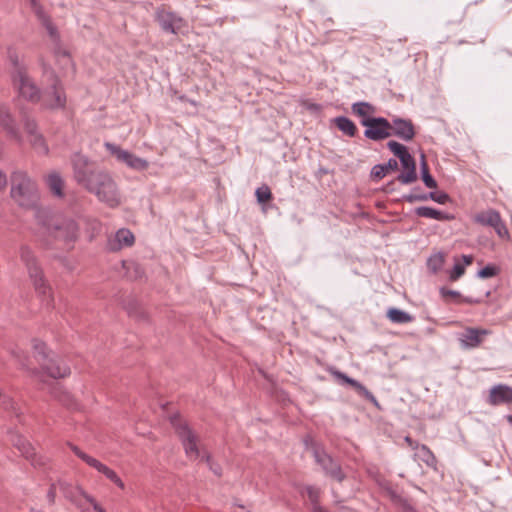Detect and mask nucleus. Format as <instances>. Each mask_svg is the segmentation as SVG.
I'll list each match as a JSON object with an SVG mask.
<instances>
[{
    "label": "nucleus",
    "instance_id": "obj_3",
    "mask_svg": "<svg viewBox=\"0 0 512 512\" xmlns=\"http://www.w3.org/2000/svg\"><path fill=\"white\" fill-rule=\"evenodd\" d=\"M11 196L23 207H33L38 200L36 183L25 171L16 170L11 175Z\"/></svg>",
    "mask_w": 512,
    "mask_h": 512
},
{
    "label": "nucleus",
    "instance_id": "obj_1",
    "mask_svg": "<svg viewBox=\"0 0 512 512\" xmlns=\"http://www.w3.org/2000/svg\"><path fill=\"white\" fill-rule=\"evenodd\" d=\"M36 241L45 249L74 248L80 235L78 223L69 217H55L45 209L36 208L34 214Z\"/></svg>",
    "mask_w": 512,
    "mask_h": 512
},
{
    "label": "nucleus",
    "instance_id": "obj_29",
    "mask_svg": "<svg viewBox=\"0 0 512 512\" xmlns=\"http://www.w3.org/2000/svg\"><path fill=\"white\" fill-rule=\"evenodd\" d=\"M351 110L352 113L360 117L361 120L373 119L374 117L372 115L376 111L375 107L371 103L365 101L353 103L351 106Z\"/></svg>",
    "mask_w": 512,
    "mask_h": 512
},
{
    "label": "nucleus",
    "instance_id": "obj_22",
    "mask_svg": "<svg viewBox=\"0 0 512 512\" xmlns=\"http://www.w3.org/2000/svg\"><path fill=\"white\" fill-rule=\"evenodd\" d=\"M31 7L37 15L38 19L40 20L41 24L46 28L52 41L55 43L56 46H58L60 41V35L50 17L44 12L42 6L37 2V0H32Z\"/></svg>",
    "mask_w": 512,
    "mask_h": 512
},
{
    "label": "nucleus",
    "instance_id": "obj_16",
    "mask_svg": "<svg viewBox=\"0 0 512 512\" xmlns=\"http://www.w3.org/2000/svg\"><path fill=\"white\" fill-rule=\"evenodd\" d=\"M10 440L21 454L35 467H42L46 465V458L37 455L34 447L20 434L12 432Z\"/></svg>",
    "mask_w": 512,
    "mask_h": 512
},
{
    "label": "nucleus",
    "instance_id": "obj_17",
    "mask_svg": "<svg viewBox=\"0 0 512 512\" xmlns=\"http://www.w3.org/2000/svg\"><path fill=\"white\" fill-rule=\"evenodd\" d=\"M390 137L395 136L405 142L413 140L416 135L415 127L410 119L394 116L389 120Z\"/></svg>",
    "mask_w": 512,
    "mask_h": 512
},
{
    "label": "nucleus",
    "instance_id": "obj_19",
    "mask_svg": "<svg viewBox=\"0 0 512 512\" xmlns=\"http://www.w3.org/2000/svg\"><path fill=\"white\" fill-rule=\"evenodd\" d=\"M330 373L338 380H341L343 383L349 384L355 388L360 396L371 402L374 406L379 408V403L376 397L360 382L357 380L350 378L345 373L336 370L334 368L330 369Z\"/></svg>",
    "mask_w": 512,
    "mask_h": 512
},
{
    "label": "nucleus",
    "instance_id": "obj_23",
    "mask_svg": "<svg viewBox=\"0 0 512 512\" xmlns=\"http://www.w3.org/2000/svg\"><path fill=\"white\" fill-rule=\"evenodd\" d=\"M0 126L7 132L10 137L16 139L17 141L21 140V136L15 120L10 114L8 108L2 104H0Z\"/></svg>",
    "mask_w": 512,
    "mask_h": 512
},
{
    "label": "nucleus",
    "instance_id": "obj_50",
    "mask_svg": "<svg viewBox=\"0 0 512 512\" xmlns=\"http://www.w3.org/2000/svg\"><path fill=\"white\" fill-rule=\"evenodd\" d=\"M52 394L54 397L58 398L63 404H69L70 395L66 392L60 391V388H54Z\"/></svg>",
    "mask_w": 512,
    "mask_h": 512
},
{
    "label": "nucleus",
    "instance_id": "obj_10",
    "mask_svg": "<svg viewBox=\"0 0 512 512\" xmlns=\"http://www.w3.org/2000/svg\"><path fill=\"white\" fill-rule=\"evenodd\" d=\"M73 175L76 182L84 188L94 178V174L100 169H96L93 163L84 155L75 153L71 158Z\"/></svg>",
    "mask_w": 512,
    "mask_h": 512
},
{
    "label": "nucleus",
    "instance_id": "obj_9",
    "mask_svg": "<svg viewBox=\"0 0 512 512\" xmlns=\"http://www.w3.org/2000/svg\"><path fill=\"white\" fill-rule=\"evenodd\" d=\"M12 82L20 96L33 103L40 101L41 91L28 75L26 68L12 72Z\"/></svg>",
    "mask_w": 512,
    "mask_h": 512
},
{
    "label": "nucleus",
    "instance_id": "obj_2",
    "mask_svg": "<svg viewBox=\"0 0 512 512\" xmlns=\"http://www.w3.org/2000/svg\"><path fill=\"white\" fill-rule=\"evenodd\" d=\"M85 189L94 194L100 202L105 203L111 208L121 204L119 188L111 174L105 170H99L98 173L94 174V178L87 184Z\"/></svg>",
    "mask_w": 512,
    "mask_h": 512
},
{
    "label": "nucleus",
    "instance_id": "obj_20",
    "mask_svg": "<svg viewBox=\"0 0 512 512\" xmlns=\"http://www.w3.org/2000/svg\"><path fill=\"white\" fill-rule=\"evenodd\" d=\"M487 402L491 406H499L512 403V387L506 384L493 386L489 391Z\"/></svg>",
    "mask_w": 512,
    "mask_h": 512
},
{
    "label": "nucleus",
    "instance_id": "obj_57",
    "mask_svg": "<svg viewBox=\"0 0 512 512\" xmlns=\"http://www.w3.org/2000/svg\"><path fill=\"white\" fill-rule=\"evenodd\" d=\"M393 184H394V182H393V181H392V182H390V183L387 185V189H386V191H390L389 187H390V186H392Z\"/></svg>",
    "mask_w": 512,
    "mask_h": 512
},
{
    "label": "nucleus",
    "instance_id": "obj_56",
    "mask_svg": "<svg viewBox=\"0 0 512 512\" xmlns=\"http://www.w3.org/2000/svg\"><path fill=\"white\" fill-rule=\"evenodd\" d=\"M405 441L410 445V446H413L414 442L412 441V439L410 437H405Z\"/></svg>",
    "mask_w": 512,
    "mask_h": 512
},
{
    "label": "nucleus",
    "instance_id": "obj_49",
    "mask_svg": "<svg viewBox=\"0 0 512 512\" xmlns=\"http://www.w3.org/2000/svg\"><path fill=\"white\" fill-rule=\"evenodd\" d=\"M420 452H421L423 461L426 462L428 465L435 462V456L433 455L431 450L426 445L421 446Z\"/></svg>",
    "mask_w": 512,
    "mask_h": 512
},
{
    "label": "nucleus",
    "instance_id": "obj_24",
    "mask_svg": "<svg viewBox=\"0 0 512 512\" xmlns=\"http://www.w3.org/2000/svg\"><path fill=\"white\" fill-rule=\"evenodd\" d=\"M134 235L128 229H119L114 239L109 240L108 246L111 251H117L123 247H130L134 243Z\"/></svg>",
    "mask_w": 512,
    "mask_h": 512
},
{
    "label": "nucleus",
    "instance_id": "obj_7",
    "mask_svg": "<svg viewBox=\"0 0 512 512\" xmlns=\"http://www.w3.org/2000/svg\"><path fill=\"white\" fill-rule=\"evenodd\" d=\"M48 74L50 85L41 93L40 102L45 109L59 110L66 106L67 98L59 78L53 71H45Z\"/></svg>",
    "mask_w": 512,
    "mask_h": 512
},
{
    "label": "nucleus",
    "instance_id": "obj_28",
    "mask_svg": "<svg viewBox=\"0 0 512 512\" xmlns=\"http://www.w3.org/2000/svg\"><path fill=\"white\" fill-rule=\"evenodd\" d=\"M335 126L346 136L355 137L358 129L355 123L346 116H338L333 119Z\"/></svg>",
    "mask_w": 512,
    "mask_h": 512
},
{
    "label": "nucleus",
    "instance_id": "obj_25",
    "mask_svg": "<svg viewBox=\"0 0 512 512\" xmlns=\"http://www.w3.org/2000/svg\"><path fill=\"white\" fill-rule=\"evenodd\" d=\"M19 257L20 260L24 263L27 268V271L35 272L36 269L40 268L37 257L34 251L28 245H21L19 248Z\"/></svg>",
    "mask_w": 512,
    "mask_h": 512
},
{
    "label": "nucleus",
    "instance_id": "obj_60",
    "mask_svg": "<svg viewBox=\"0 0 512 512\" xmlns=\"http://www.w3.org/2000/svg\"><path fill=\"white\" fill-rule=\"evenodd\" d=\"M247 512H250V511H247Z\"/></svg>",
    "mask_w": 512,
    "mask_h": 512
},
{
    "label": "nucleus",
    "instance_id": "obj_6",
    "mask_svg": "<svg viewBox=\"0 0 512 512\" xmlns=\"http://www.w3.org/2000/svg\"><path fill=\"white\" fill-rule=\"evenodd\" d=\"M387 148L399 159L404 169V172L397 176V181L405 185L415 182L418 178L416 172V161L409 153L408 148L394 140L387 143Z\"/></svg>",
    "mask_w": 512,
    "mask_h": 512
},
{
    "label": "nucleus",
    "instance_id": "obj_52",
    "mask_svg": "<svg viewBox=\"0 0 512 512\" xmlns=\"http://www.w3.org/2000/svg\"><path fill=\"white\" fill-rule=\"evenodd\" d=\"M7 184V177L5 173L0 170V190H2Z\"/></svg>",
    "mask_w": 512,
    "mask_h": 512
},
{
    "label": "nucleus",
    "instance_id": "obj_54",
    "mask_svg": "<svg viewBox=\"0 0 512 512\" xmlns=\"http://www.w3.org/2000/svg\"><path fill=\"white\" fill-rule=\"evenodd\" d=\"M462 259H463L465 265H470L473 262V256L472 255H463Z\"/></svg>",
    "mask_w": 512,
    "mask_h": 512
},
{
    "label": "nucleus",
    "instance_id": "obj_43",
    "mask_svg": "<svg viewBox=\"0 0 512 512\" xmlns=\"http://www.w3.org/2000/svg\"><path fill=\"white\" fill-rule=\"evenodd\" d=\"M202 460H204L208 466L209 469L216 475L221 476L222 475V468L219 464L215 463L209 454H205L202 456Z\"/></svg>",
    "mask_w": 512,
    "mask_h": 512
},
{
    "label": "nucleus",
    "instance_id": "obj_37",
    "mask_svg": "<svg viewBox=\"0 0 512 512\" xmlns=\"http://www.w3.org/2000/svg\"><path fill=\"white\" fill-rule=\"evenodd\" d=\"M443 264L444 254L441 252L432 254L427 260V268L434 274L441 270Z\"/></svg>",
    "mask_w": 512,
    "mask_h": 512
},
{
    "label": "nucleus",
    "instance_id": "obj_30",
    "mask_svg": "<svg viewBox=\"0 0 512 512\" xmlns=\"http://www.w3.org/2000/svg\"><path fill=\"white\" fill-rule=\"evenodd\" d=\"M398 169V161L394 158L388 160L385 164L374 165L371 169V177L380 180L384 178L389 171H395Z\"/></svg>",
    "mask_w": 512,
    "mask_h": 512
},
{
    "label": "nucleus",
    "instance_id": "obj_45",
    "mask_svg": "<svg viewBox=\"0 0 512 512\" xmlns=\"http://www.w3.org/2000/svg\"><path fill=\"white\" fill-rule=\"evenodd\" d=\"M428 199H431L439 204H445L450 200V197L445 192H429Z\"/></svg>",
    "mask_w": 512,
    "mask_h": 512
},
{
    "label": "nucleus",
    "instance_id": "obj_26",
    "mask_svg": "<svg viewBox=\"0 0 512 512\" xmlns=\"http://www.w3.org/2000/svg\"><path fill=\"white\" fill-rule=\"evenodd\" d=\"M19 257L20 260L24 263L27 268V271L35 272L36 269L40 268L37 257L34 251L28 245H21L19 248Z\"/></svg>",
    "mask_w": 512,
    "mask_h": 512
},
{
    "label": "nucleus",
    "instance_id": "obj_11",
    "mask_svg": "<svg viewBox=\"0 0 512 512\" xmlns=\"http://www.w3.org/2000/svg\"><path fill=\"white\" fill-rule=\"evenodd\" d=\"M68 445L71 448V450L75 453V455L79 457L82 461H84L88 466L94 468L99 473L103 474L107 479L113 482L120 489L123 490L125 488L124 482L121 480V478L117 475V473L114 470H112L111 468H109L107 465L103 464L96 458L83 452L78 446L73 445L71 443H69Z\"/></svg>",
    "mask_w": 512,
    "mask_h": 512
},
{
    "label": "nucleus",
    "instance_id": "obj_41",
    "mask_svg": "<svg viewBox=\"0 0 512 512\" xmlns=\"http://www.w3.org/2000/svg\"><path fill=\"white\" fill-rule=\"evenodd\" d=\"M499 273V268L495 265L488 264L484 268L480 269L477 276L482 279L491 278Z\"/></svg>",
    "mask_w": 512,
    "mask_h": 512
},
{
    "label": "nucleus",
    "instance_id": "obj_8",
    "mask_svg": "<svg viewBox=\"0 0 512 512\" xmlns=\"http://www.w3.org/2000/svg\"><path fill=\"white\" fill-rule=\"evenodd\" d=\"M171 424L183 445L186 456L191 460H196L200 457V450L198 447L199 438L188 425L183 422L178 416L171 418Z\"/></svg>",
    "mask_w": 512,
    "mask_h": 512
},
{
    "label": "nucleus",
    "instance_id": "obj_51",
    "mask_svg": "<svg viewBox=\"0 0 512 512\" xmlns=\"http://www.w3.org/2000/svg\"><path fill=\"white\" fill-rule=\"evenodd\" d=\"M57 487H58V482L57 483H52L50 485V488H49L48 492H47V500H48V503L50 505H53L55 503Z\"/></svg>",
    "mask_w": 512,
    "mask_h": 512
},
{
    "label": "nucleus",
    "instance_id": "obj_40",
    "mask_svg": "<svg viewBox=\"0 0 512 512\" xmlns=\"http://www.w3.org/2000/svg\"><path fill=\"white\" fill-rule=\"evenodd\" d=\"M255 195L259 203H265L272 199V193L267 185H263L256 189Z\"/></svg>",
    "mask_w": 512,
    "mask_h": 512
},
{
    "label": "nucleus",
    "instance_id": "obj_32",
    "mask_svg": "<svg viewBox=\"0 0 512 512\" xmlns=\"http://www.w3.org/2000/svg\"><path fill=\"white\" fill-rule=\"evenodd\" d=\"M58 488L63 493L65 498L70 500L75 505L80 506V503L78 502V499H77V495H80L83 497V495L79 491V488H82L81 486L73 487L71 484H69L67 482L58 481Z\"/></svg>",
    "mask_w": 512,
    "mask_h": 512
},
{
    "label": "nucleus",
    "instance_id": "obj_39",
    "mask_svg": "<svg viewBox=\"0 0 512 512\" xmlns=\"http://www.w3.org/2000/svg\"><path fill=\"white\" fill-rule=\"evenodd\" d=\"M402 199L409 203H414L417 201H427L428 193H422L419 191V188H415L410 194L403 195Z\"/></svg>",
    "mask_w": 512,
    "mask_h": 512
},
{
    "label": "nucleus",
    "instance_id": "obj_31",
    "mask_svg": "<svg viewBox=\"0 0 512 512\" xmlns=\"http://www.w3.org/2000/svg\"><path fill=\"white\" fill-rule=\"evenodd\" d=\"M46 184H47L49 190L53 193V195H55L59 198L64 196V193H63L64 181L58 173H56V172L50 173L46 177Z\"/></svg>",
    "mask_w": 512,
    "mask_h": 512
},
{
    "label": "nucleus",
    "instance_id": "obj_38",
    "mask_svg": "<svg viewBox=\"0 0 512 512\" xmlns=\"http://www.w3.org/2000/svg\"><path fill=\"white\" fill-rule=\"evenodd\" d=\"M440 294L445 300L448 299L449 297H451V298L456 299L457 301H462V302H465L468 304L479 303L478 300H473L471 298H463L461 296L460 292L455 291V290H450L445 287L440 288Z\"/></svg>",
    "mask_w": 512,
    "mask_h": 512
},
{
    "label": "nucleus",
    "instance_id": "obj_46",
    "mask_svg": "<svg viewBox=\"0 0 512 512\" xmlns=\"http://www.w3.org/2000/svg\"><path fill=\"white\" fill-rule=\"evenodd\" d=\"M306 490H307L308 498L312 504V507H314V505H319L320 490L313 486L307 487Z\"/></svg>",
    "mask_w": 512,
    "mask_h": 512
},
{
    "label": "nucleus",
    "instance_id": "obj_4",
    "mask_svg": "<svg viewBox=\"0 0 512 512\" xmlns=\"http://www.w3.org/2000/svg\"><path fill=\"white\" fill-rule=\"evenodd\" d=\"M34 357L42 370L51 378H64L70 374V368L53 352L48 351L45 343L33 341Z\"/></svg>",
    "mask_w": 512,
    "mask_h": 512
},
{
    "label": "nucleus",
    "instance_id": "obj_36",
    "mask_svg": "<svg viewBox=\"0 0 512 512\" xmlns=\"http://www.w3.org/2000/svg\"><path fill=\"white\" fill-rule=\"evenodd\" d=\"M21 121L24 125V129L28 136L35 134L38 131V125L35 121V119L30 116L26 111L21 110L20 111Z\"/></svg>",
    "mask_w": 512,
    "mask_h": 512
},
{
    "label": "nucleus",
    "instance_id": "obj_53",
    "mask_svg": "<svg viewBox=\"0 0 512 512\" xmlns=\"http://www.w3.org/2000/svg\"><path fill=\"white\" fill-rule=\"evenodd\" d=\"M55 54L57 56H63L64 58H66L67 60H69V54L67 51L65 50H61L60 48H57L55 49Z\"/></svg>",
    "mask_w": 512,
    "mask_h": 512
},
{
    "label": "nucleus",
    "instance_id": "obj_15",
    "mask_svg": "<svg viewBox=\"0 0 512 512\" xmlns=\"http://www.w3.org/2000/svg\"><path fill=\"white\" fill-rule=\"evenodd\" d=\"M156 20L164 32L178 34L184 28H187V22L172 11L158 9L156 12Z\"/></svg>",
    "mask_w": 512,
    "mask_h": 512
},
{
    "label": "nucleus",
    "instance_id": "obj_59",
    "mask_svg": "<svg viewBox=\"0 0 512 512\" xmlns=\"http://www.w3.org/2000/svg\"><path fill=\"white\" fill-rule=\"evenodd\" d=\"M30 1V5H32V0H29Z\"/></svg>",
    "mask_w": 512,
    "mask_h": 512
},
{
    "label": "nucleus",
    "instance_id": "obj_55",
    "mask_svg": "<svg viewBox=\"0 0 512 512\" xmlns=\"http://www.w3.org/2000/svg\"><path fill=\"white\" fill-rule=\"evenodd\" d=\"M312 512H329V511L326 510L324 507H322L319 504V505H314V507H312Z\"/></svg>",
    "mask_w": 512,
    "mask_h": 512
},
{
    "label": "nucleus",
    "instance_id": "obj_58",
    "mask_svg": "<svg viewBox=\"0 0 512 512\" xmlns=\"http://www.w3.org/2000/svg\"><path fill=\"white\" fill-rule=\"evenodd\" d=\"M33 374H35V375H39V372H38V371H36V370H34V371H33Z\"/></svg>",
    "mask_w": 512,
    "mask_h": 512
},
{
    "label": "nucleus",
    "instance_id": "obj_33",
    "mask_svg": "<svg viewBox=\"0 0 512 512\" xmlns=\"http://www.w3.org/2000/svg\"><path fill=\"white\" fill-rule=\"evenodd\" d=\"M387 317L391 322L396 324L410 323L414 320L412 315L398 308L388 309Z\"/></svg>",
    "mask_w": 512,
    "mask_h": 512
},
{
    "label": "nucleus",
    "instance_id": "obj_18",
    "mask_svg": "<svg viewBox=\"0 0 512 512\" xmlns=\"http://www.w3.org/2000/svg\"><path fill=\"white\" fill-rule=\"evenodd\" d=\"M491 332L487 329L467 327L459 335V341L465 348H476Z\"/></svg>",
    "mask_w": 512,
    "mask_h": 512
},
{
    "label": "nucleus",
    "instance_id": "obj_42",
    "mask_svg": "<svg viewBox=\"0 0 512 512\" xmlns=\"http://www.w3.org/2000/svg\"><path fill=\"white\" fill-rule=\"evenodd\" d=\"M8 58H9L10 62L13 65V71L12 72H17L18 70H20V68H26L20 62L19 57H18V55H17L15 50H13V49H9L8 50Z\"/></svg>",
    "mask_w": 512,
    "mask_h": 512
},
{
    "label": "nucleus",
    "instance_id": "obj_47",
    "mask_svg": "<svg viewBox=\"0 0 512 512\" xmlns=\"http://www.w3.org/2000/svg\"><path fill=\"white\" fill-rule=\"evenodd\" d=\"M465 273V266L460 263H455L453 269L450 272L449 278L452 281H456Z\"/></svg>",
    "mask_w": 512,
    "mask_h": 512
},
{
    "label": "nucleus",
    "instance_id": "obj_27",
    "mask_svg": "<svg viewBox=\"0 0 512 512\" xmlns=\"http://www.w3.org/2000/svg\"><path fill=\"white\" fill-rule=\"evenodd\" d=\"M415 214L419 217L435 219L438 221H450L454 219V216L449 213L427 206L417 207L415 209Z\"/></svg>",
    "mask_w": 512,
    "mask_h": 512
},
{
    "label": "nucleus",
    "instance_id": "obj_44",
    "mask_svg": "<svg viewBox=\"0 0 512 512\" xmlns=\"http://www.w3.org/2000/svg\"><path fill=\"white\" fill-rule=\"evenodd\" d=\"M80 493L83 495V498L92 505L93 509L96 512H106L96 501V499L88 494L83 488H79Z\"/></svg>",
    "mask_w": 512,
    "mask_h": 512
},
{
    "label": "nucleus",
    "instance_id": "obj_48",
    "mask_svg": "<svg viewBox=\"0 0 512 512\" xmlns=\"http://www.w3.org/2000/svg\"><path fill=\"white\" fill-rule=\"evenodd\" d=\"M11 354L19 362L22 368H29L28 364L26 363L27 357L22 350L18 348L12 349Z\"/></svg>",
    "mask_w": 512,
    "mask_h": 512
},
{
    "label": "nucleus",
    "instance_id": "obj_12",
    "mask_svg": "<svg viewBox=\"0 0 512 512\" xmlns=\"http://www.w3.org/2000/svg\"><path fill=\"white\" fill-rule=\"evenodd\" d=\"M360 124L366 127L364 137L371 141H382L390 137L389 120L384 117L360 120Z\"/></svg>",
    "mask_w": 512,
    "mask_h": 512
},
{
    "label": "nucleus",
    "instance_id": "obj_13",
    "mask_svg": "<svg viewBox=\"0 0 512 512\" xmlns=\"http://www.w3.org/2000/svg\"><path fill=\"white\" fill-rule=\"evenodd\" d=\"M107 151H109L119 162L125 163L129 168L136 171L146 170L149 166L147 160L140 158L133 153L122 149L120 146L106 142L104 144Z\"/></svg>",
    "mask_w": 512,
    "mask_h": 512
},
{
    "label": "nucleus",
    "instance_id": "obj_14",
    "mask_svg": "<svg viewBox=\"0 0 512 512\" xmlns=\"http://www.w3.org/2000/svg\"><path fill=\"white\" fill-rule=\"evenodd\" d=\"M473 221L479 225L493 228L500 238L509 236L508 229L502 221L500 213L494 209H487L477 213L473 217Z\"/></svg>",
    "mask_w": 512,
    "mask_h": 512
},
{
    "label": "nucleus",
    "instance_id": "obj_35",
    "mask_svg": "<svg viewBox=\"0 0 512 512\" xmlns=\"http://www.w3.org/2000/svg\"><path fill=\"white\" fill-rule=\"evenodd\" d=\"M420 169H421V177H422V180H423L425 186L430 189L437 188V186H438L437 181L432 177V175L429 172V167L426 162V158H425L424 154L421 155Z\"/></svg>",
    "mask_w": 512,
    "mask_h": 512
},
{
    "label": "nucleus",
    "instance_id": "obj_5",
    "mask_svg": "<svg viewBox=\"0 0 512 512\" xmlns=\"http://www.w3.org/2000/svg\"><path fill=\"white\" fill-rule=\"evenodd\" d=\"M305 445L311 450L315 462L321 467L324 474L338 482H342L346 475L340 463L328 454L323 447L310 439L305 440Z\"/></svg>",
    "mask_w": 512,
    "mask_h": 512
},
{
    "label": "nucleus",
    "instance_id": "obj_21",
    "mask_svg": "<svg viewBox=\"0 0 512 512\" xmlns=\"http://www.w3.org/2000/svg\"><path fill=\"white\" fill-rule=\"evenodd\" d=\"M28 275L33 283L35 291L42 297L47 298V305H50L53 301L51 296V287L44 277L42 268L36 269L35 272L30 271Z\"/></svg>",
    "mask_w": 512,
    "mask_h": 512
},
{
    "label": "nucleus",
    "instance_id": "obj_34",
    "mask_svg": "<svg viewBox=\"0 0 512 512\" xmlns=\"http://www.w3.org/2000/svg\"><path fill=\"white\" fill-rule=\"evenodd\" d=\"M29 137V141L33 149L42 155H46L49 151L48 145L40 132L32 134Z\"/></svg>",
    "mask_w": 512,
    "mask_h": 512
}]
</instances>
